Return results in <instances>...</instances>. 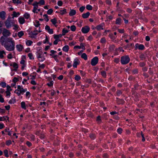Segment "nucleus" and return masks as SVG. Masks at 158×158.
<instances>
[{
	"label": "nucleus",
	"mask_w": 158,
	"mask_h": 158,
	"mask_svg": "<svg viewBox=\"0 0 158 158\" xmlns=\"http://www.w3.org/2000/svg\"><path fill=\"white\" fill-rule=\"evenodd\" d=\"M121 19L120 18H119L116 19L115 21V24L118 25H120L121 23Z\"/></svg>",
	"instance_id": "nucleus-24"
},
{
	"label": "nucleus",
	"mask_w": 158,
	"mask_h": 158,
	"mask_svg": "<svg viewBox=\"0 0 158 158\" xmlns=\"http://www.w3.org/2000/svg\"><path fill=\"white\" fill-rule=\"evenodd\" d=\"M0 85L3 88H5L6 86V83L5 82H1L0 83Z\"/></svg>",
	"instance_id": "nucleus-45"
},
{
	"label": "nucleus",
	"mask_w": 158,
	"mask_h": 158,
	"mask_svg": "<svg viewBox=\"0 0 158 158\" xmlns=\"http://www.w3.org/2000/svg\"><path fill=\"white\" fill-rule=\"evenodd\" d=\"M57 4L59 6H61L63 4V2L61 1H59L57 2Z\"/></svg>",
	"instance_id": "nucleus-60"
},
{
	"label": "nucleus",
	"mask_w": 158,
	"mask_h": 158,
	"mask_svg": "<svg viewBox=\"0 0 158 158\" xmlns=\"http://www.w3.org/2000/svg\"><path fill=\"white\" fill-rule=\"evenodd\" d=\"M71 30L72 31H75L76 29V27L74 25H72L70 27Z\"/></svg>",
	"instance_id": "nucleus-42"
},
{
	"label": "nucleus",
	"mask_w": 158,
	"mask_h": 158,
	"mask_svg": "<svg viewBox=\"0 0 158 158\" xmlns=\"http://www.w3.org/2000/svg\"><path fill=\"white\" fill-rule=\"evenodd\" d=\"M114 45H110L109 47V49L110 51H112L114 50Z\"/></svg>",
	"instance_id": "nucleus-37"
},
{
	"label": "nucleus",
	"mask_w": 158,
	"mask_h": 158,
	"mask_svg": "<svg viewBox=\"0 0 158 158\" xmlns=\"http://www.w3.org/2000/svg\"><path fill=\"white\" fill-rule=\"evenodd\" d=\"M40 27H39V31L37 30H35L33 32H32V34L33 35H36L38 34V33L37 32L38 31L39 32H40L41 31L40 30Z\"/></svg>",
	"instance_id": "nucleus-22"
},
{
	"label": "nucleus",
	"mask_w": 158,
	"mask_h": 158,
	"mask_svg": "<svg viewBox=\"0 0 158 158\" xmlns=\"http://www.w3.org/2000/svg\"><path fill=\"white\" fill-rule=\"evenodd\" d=\"M42 54V52H41L37 53V57L40 61H43L45 60V58L41 56Z\"/></svg>",
	"instance_id": "nucleus-8"
},
{
	"label": "nucleus",
	"mask_w": 158,
	"mask_h": 158,
	"mask_svg": "<svg viewBox=\"0 0 158 158\" xmlns=\"http://www.w3.org/2000/svg\"><path fill=\"white\" fill-rule=\"evenodd\" d=\"M19 21L20 24H23L25 22L24 18L22 17H20L19 18Z\"/></svg>",
	"instance_id": "nucleus-17"
},
{
	"label": "nucleus",
	"mask_w": 158,
	"mask_h": 158,
	"mask_svg": "<svg viewBox=\"0 0 158 158\" xmlns=\"http://www.w3.org/2000/svg\"><path fill=\"white\" fill-rule=\"evenodd\" d=\"M36 135L39 136L40 138L42 139H44L45 138V136L44 133H42L38 131L36 132Z\"/></svg>",
	"instance_id": "nucleus-11"
},
{
	"label": "nucleus",
	"mask_w": 158,
	"mask_h": 158,
	"mask_svg": "<svg viewBox=\"0 0 158 158\" xmlns=\"http://www.w3.org/2000/svg\"><path fill=\"white\" fill-rule=\"evenodd\" d=\"M21 106L22 108L24 110H26V109L25 103L24 102H22L21 103Z\"/></svg>",
	"instance_id": "nucleus-26"
},
{
	"label": "nucleus",
	"mask_w": 158,
	"mask_h": 158,
	"mask_svg": "<svg viewBox=\"0 0 158 158\" xmlns=\"http://www.w3.org/2000/svg\"><path fill=\"white\" fill-rule=\"evenodd\" d=\"M117 94L118 96H120L122 94V92L120 90H118L117 91Z\"/></svg>",
	"instance_id": "nucleus-59"
},
{
	"label": "nucleus",
	"mask_w": 158,
	"mask_h": 158,
	"mask_svg": "<svg viewBox=\"0 0 158 158\" xmlns=\"http://www.w3.org/2000/svg\"><path fill=\"white\" fill-rule=\"evenodd\" d=\"M66 13V9H64L62 10H61L60 12V13L61 15H63L65 14Z\"/></svg>",
	"instance_id": "nucleus-32"
},
{
	"label": "nucleus",
	"mask_w": 158,
	"mask_h": 158,
	"mask_svg": "<svg viewBox=\"0 0 158 158\" xmlns=\"http://www.w3.org/2000/svg\"><path fill=\"white\" fill-rule=\"evenodd\" d=\"M90 28L89 27L86 26L82 28L81 31L83 33L85 34L88 32Z\"/></svg>",
	"instance_id": "nucleus-7"
},
{
	"label": "nucleus",
	"mask_w": 158,
	"mask_h": 158,
	"mask_svg": "<svg viewBox=\"0 0 158 158\" xmlns=\"http://www.w3.org/2000/svg\"><path fill=\"white\" fill-rule=\"evenodd\" d=\"M81 79V77L78 75H77L75 76V79L77 81H78L80 80Z\"/></svg>",
	"instance_id": "nucleus-39"
},
{
	"label": "nucleus",
	"mask_w": 158,
	"mask_h": 158,
	"mask_svg": "<svg viewBox=\"0 0 158 158\" xmlns=\"http://www.w3.org/2000/svg\"><path fill=\"white\" fill-rule=\"evenodd\" d=\"M32 43L33 42L32 41L30 40H28L26 42V44L28 46H30L31 45Z\"/></svg>",
	"instance_id": "nucleus-33"
},
{
	"label": "nucleus",
	"mask_w": 158,
	"mask_h": 158,
	"mask_svg": "<svg viewBox=\"0 0 158 158\" xmlns=\"http://www.w3.org/2000/svg\"><path fill=\"white\" fill-rule=\"evenodd\" d=\"M79 62L80 61L78 60H75L73 64V66L74 68H77V65L79 64Z\"/></svg>",
	"instance_id": "nucleus-14"
},
{
	"label": "nucleus",
	"mask_w": 158,
	"mask_h": 158,
	"mask_svg": "<svg viewBox=\"0 0 158 158\" xmlns=\"http://www.w3.org/2000/svg\"><path fill=\"white\" fill-rule=\"evenodd\" d=\"M109 37L111 39H115L116 38V37L113 36V34L112 33L110 34L109 35Z\"/></svg>",
	"instance_id": "nucleus-54"
},
{
	"label": "nucleus",
	"mask_w": 158,
	"mask_h": 158,
	"mask_svg": "<svg viewBox=\"0 0 158 158\" xmlns=\"http://www.w3.org/2000/svg\"><path fill=\"white\" fill-rule=\"evenodd\" d=\"M6 143L7 145L9 146L11 144V141L10 140H8L6 141Z\"/></svg>",
	"instance_id": "nucleus-50"
},
{
	"label": "nucleus",
	"mask_w": 158,
	"mask_h": 158,
	"mask_svg": "<svg viewBox=\"0 0 158 158\" xmlns=\"http://www.w3.org/2000/svg\"><path fill=\"white\" fill-rule=\"evenodd\" d=\"M6 13L4 11H2L0 12V17L2 20H4L5 19Z\"/></svg>",
	"instance_id": "nucleus-12"
},
{
	"label": "nucleus",
	"mask_w": 158,
	"mask_h": 158,
	"mask_svg": "<svg viewBox=\"0 0 158 158\" xmlns=\"http://www.w3.org/2000/svg\"><path fill=\"white\" fill-rule=\"evenodd\" d=\"M54 38L55 39V40H58L59 41H60V40L59 39L57 35H54Z\"/></svg>",
	"instance_id": "nucleus-57"
},
{
	"label": "nucleus",
	"mask_w": 158,
	"mask_h": 158,
	"mask_svg": "<svg viewBox=\"0 0 158 158\" xmlns=\"http://www.w3.org/2000/svg\"><path fill=\"white\" fill-rule=\"evenodd\" d=\"M6 118H7V120H8L9 121V118L7 116H6V117L3 116L2 117H0V121H6V122H7Z\"/></svg>",
	"instance_id": "nucleus-18"
},
{
	"label": "nucleus",
	"mask_w": 158,
	"mask_h": 158,
	"mask_svg": "<svg viewBox=\"0 0 158 158\" xmlns=\"http://www.w3.org/2000/svg\"><path fill=\"white\" fill-rule=\"evenodd\" d=\"M53 81H50L49 83H48L47 85L49 86H51L53 85Z\"/></svg>",
	"instance_id": "nucleus-49"
},
{
	"label": "nucleus",
	"mask_w": 158,
	"mask_h": 158,
	"mask_svg": "<svg viewBox=\"0 0 158 158\" xmlns=\"http://www.w3.org/2000/svg\"><path fill=\"white\" fill-rule=\"evenodd\" d=\"M40 4L41 5H44L45 4V2L44 0H40L39 2H34L32 4V5L34 6L33 9L32 10V12L35 13H38V12H36L37 8L38 7V4Z\"/></svg>",
	"instance_id": "nucleus-2"
},
{
	"label": "nucleus",
	"mask_w": 158,
	"mask_h": 158,
	"mask_svg": "<svg viewBox=\"0 0 158 158\" xmlns=\"http://www.w3.org/2000/svg\"><path fill=\"white\" fill-rule=\"evenodd\" d=\"M144 48V46L142 44H136L135 45V49L136 50L138 49L140 50H143Z\"/></svg>",
	"instance_id": "nucleus-6"
},
{
	"label": "nucleus",
	"mask_w": 158,
	"mask_h": 158,
	"mask_svg": "<svg viewBox=\"0 0 158 158\" xmlns=\"http://www.w3.org/2000/svg\"><path fill=\"white\" fill-rule=\"evenodd\" d=\"M23 16L25 19H28L30 17V15L26 13L24 14Z\"/></svg>",
	"instance_id": "nucleus-35"
},
{
	"label": "nucleus",
	"mask_w": 158,
	"mask_h": 158,
	"mask_svg": "<svg viewBox=\"0 0 158 158\" xmlns=\"http://www.w3.org/2000/svg\"><path fill=\"white\" fill-rule=\"evenodd\" d=\"M145 64L143 62H140L139 65L140 67H143L145 65Z\"/></svg>",
	"instance_id": "nucleus-63"
},
{
	"label": "nucleus",
	"mask_w": 158,
	"mask_h": 158,
	"mask_svg": "<svg viewBox=\"0 0 158 158\" xmlns=\"http://www.w3.org/2000/svg\"><path fill=\"white\" fill-rule=\"evenodd\" d=\"M86 8L89 10H91L92 9V7L91 6L88 5L86 6Z\"/></svg>",
	"instance_id": "nucleus-41"
},
{
	"label": "nucleus",
	"mask_w": 158,
	"mask_h": 158,
	"mask_svg": "<svg viewBox=\"0 0 158 158\" xmlns=\"http://www.w3.org/2000/svg\"><path fill=\"white\" fill-rule=\"evenodd\" d=\"M10 65L12 66L15 68V70H16L18 68V64L15 63H14L13 65L11 64Z\"/></svg>",
	"instance_id": "nucleus-25"
},
{
	"label": "nucleus",
	"mask_w": 158,
	"mask_h": 158,
	"mask_svg": "<svg viewBox=\"0 0 158 158\" xmlns=\"http://www.w3.org/2000/svg\"><path fill=\"white\" fill-rule=\"evenodd\" d=\"M5 41V39L3 36H1L0 38V42L2 45L4 46V42Z\"/></svg>",
	"instance_id": "nucleus-21"
},
{
	"label": "nucleus",
	"mask_w": 158,
	"mask_h": 158,
	"mask_svg": "<svg viewBox=\"0 0 158 158\" xmlns=\"http://www.w3.org/2000/svg\"><path fill=\"white\" fill-rule=\"evenodd\" d=\"M106 42V40L105 38H102L101 39L100 42L102 44H105Z\"/></svg>",
	"instance_id": "nucleus-43"
},
{
	"label": "nucleus",
	"mask_w": 158,
	"mask_h": 158,
	"mask_svg": "<svg viewBox=\"0 0 158 158\" xmlns=\"http://www.w3.org/2000/svg\"><path fill=\"white\" fill-rule=\"evenodd\" d=\"M90 14L89 12H88L86 13L83 14L82 15V16L84 19L87 18L89 16Z\"/></svg>",
	"instance_id": "nucleus-16"
},
{
	"label": "nucleus",
	"mask_w": 158,
	"mask_h": 158,
	"mask_svg": "<svg viewBox=\"0 0 158 158\" xmlns=\"http://www.w3.org/2000/svg\"><path fill=\"white\" fill-rule=\"evenodd\" d=\"M0 102L3 103L4 102V98L2 97V96L0 94Z\"/></svg>",
	"instance_id": "nucleus-53"
},
{
	"label": "nucleus",
	"mask_w": 158,
	"mask_h": 158,
	"mask_svg": "<svg viewBox=\"0 0 158 158\" xmlns=\"http://www.w3.org/2000/svg\"><path fill=\"white\" fill-rule=\"evenodd\" d=\"M19 81V79L18 78L15 77L13 79V82H14V83H15L16 84V83L18 81Z\"/></svg>",
	"instance_id": "nucleus-58"
},
{
	"label": "nucleus",
	"mask_w": 158,
	"mask_h": 158,
	"mask_svg": "<svg viewBox=\"0 0 158 158\" xmlns=\"http://www.w3.org/2000/svg\"><path fill=\"white\" fill-rule=\"evenodd\" d=\"M16 48L17 50L19 52L22 51L23 49V46L21 44H18L16 45Z\"/></svg>",
	"instance_id": "nucleus-13"
},
{
	"label": "nucleus",
	"mask_w": 158,
	"mask_h": 158,
	"mask_svg": "<svg viewBox=\"0 0 158 158\" xmlns=\"http://www.w3.org/2000/svg\"><path fill=\"white\" fill-rule=\"evenodd\" d=\"M68 32V31L65 28H64L63 29L62 31V35H65L66 33H67Z\"/></svg>",
	"instance_id": "nucleus-34"
},
{
	"label": "nucleus",
	"mask_w": 158,
	"mask_h": 158,
	"mask_svg": "<svg viewBox=\"0 0 158 158\" xmlns=\"http://www.w3.org/2000/svg\"><path fill=\"white\" fill-rule=\"evenodd\" d=\"M17 88L19 90L20 93L22 94L27 90L26 89H24L22 86L19 85L18 86Z\"/></svg>",
	"instance_id": "nucleus-9"
},
{
	"label": "nucleus",
	"mask_w": 158,
	"mask_h": 158,
	"mask_svg": "<svg viewBox=\"0 0 158 158\" xmlns=\"http://www.w3.org/2000/svg\"><path fill=\"white\" fill-rule=\"evenodd\" d=\"M98 58L95 57L93 58L91 61V64L92 66H95L98 63Z\"/></svg>",
	"instance_id": "nucleus-5"
},
{
	"label": "nucleus",
	"mask_w": 158,
	"mask_h": 158,
	"mask_svg": "<svg viewBox=\"0 0 158 158\" xmlns=\"http://www.w3.org/2000/svg\"><path fill=\"white\" fill-rule=\"evenodd\" d=\"M7 90L8 91H11L12 90L10 86L9 85L6 86Z\"/></svg>",
	"instance_id": "nucleus-62"
},
{
	"label": "nucleus",
	"mask_w": 158,
	"mask_h": 158,
	"mask_svg": "<svg viewBox=\"0 0 158 158\" xmlns=\"http://www.w3.org/2000/svg\"><path fill=\"white\" fill-rule=\"evenodd\" d=\"M130 60V58L128 56H124L121 57L120 61L122 64H125L128 63Z\"/></svg>",
	"instance_id": "nucleus-3"
},
{
	"label": "nucleus",
	"mask_w": 158,
	"mask_h": 158,
	"mask_svg": "<svg viewBox=\"0 0 158 158\" xmlns=\"http://www.w3.org/2000/svg\"><path fill=\"white\" fill-rule=\"evenodd\" d=\"M81 57L85 60H87V56L85 53H83L82 54Z\"/></svg>",
	"instance_id": "nucleus-31"
},
{
	"label": "nucleus",
	"mask_w": 158,
	"mask_h": 158,
	"mask_svg": "<svg viewBox=\"0 0 158 158\" xmlns=\"http://www.w3.org/2000/svg\"><path fill=\"white\" fill-rule=\"evenodd\" d=\"M123 131L122 129L121 128H119L117 130V132L119 134H121Z\"/></svg>",
	"instance_id": "nucleus-55"
},
{
	"label": "nucleus",
	"mask_w": 158,
	"mask_h": 158,
	"mask_svg": "<svg viewBox=\"0 0 158 158\" xmlns=\"http://www.w3.org/2000/svg\"><path fill=\"white\" fill-rule=\"evenodd\" d=\"M106 3L109 5H111V1L109 0H106Z\"/></svg>",
	"instance_id": "nucleus-61"
},
{
	"label": "nucleus",
	"mask_w": 158,
	"mask_h": 158,
	"mask_svg": "<svg viewBox=\"0 0 158 158\" xmlns=\"http://www.w3.org/2000/svg\"><path fill=\"white\" fill-rule=\"evenodd\" d=\"M126 11L127 12L129 13H131L132 12V10L131 8H127Z\"/></svg>",
	"instance_id": "nucleus-52"
},
{
	"label": "nucleus",
	"mask_w": 158,
	"mask_h": 158,
	"mask_svg": "<svg viewBox=\"0 0 158 158\" xmlns=\"http://www.w3.org/2000/svg\"><path fill=\"white\" fill-rule=\"evenodd\" d=\"M28 56L29 57L30 59H34V58L33 57V56L31 53H29L28 55Z\"/></svg>",
	"instance_id": "nucleus-46"
},
{
	"label": "nucleus",
	"mask_w": 158,
	"mask_h": 158,
	"mask_svg": "<svg viewBox=\"0 0 158 158\" xmlns=\"http://www.w3.org/2000/svg\"><path fill=\"white\" fill-rule=\"evenodd\" d=\"M51 21L54 25H55L57 23V20L55 18L51 19Z\"/></svg>",
	"instance_id": "nucleus-36"
},
{
	"label": "nucleus",
	"mask_w": 158,
	"mask_h": 158,
	"mask_svg": "<svg viewBox=\"0 0 158 158\" xmlns=\"http://www.w3.org/2000/svg\"><path fill=\"white\" fill-rule=\"evenodd\" d=\"M4 46L8 51H13L15 48V42L12 38L9 37L6 40Z\"/></svg>",
	"instance_id": "nucleus-1"
},
{
	"label": "nucleus",
	"mask_w": 158,
	"mask_h": 158,
	"mask_svg": "<svg viewBox=\"0 0 158 158\" xmlns=\"http://www.w3.org/2000/svg\"><path fill=\"white\" fill-rule=\"evenodd\" d=\"M3 54H6L5 52L4 51H0V57L1 58H3Z\"/></svg>",
	"instance_id": "nucleus-27"
},
{
	"label": "nucleus",
	"mask_w": 158,
	"mask_h": 158,
	"mask_svg": "<svg viewBox=\"0 0 158 158\" xmlns=\"http://www.w3.org/2000/svg\"><path fill=\"white\" fill-rule=\"evenodd\" d=\"M13 24V23L11 21L10 18L8 17L5 22V25L6 27H10Z\"/></svg>",
	"instance_id": "nucleus-4"
},
{
	"label": "nucleus",
	"mask_w": 158,
	"mask_h": 158,
	"mask_svg": "<svg viewBox=\"0 0 158 158\" xmlns=\"http://www.w3.org/2000/svg\"><path fill=\"white\" fill-rule=\"evenodd\" d=\"M101 74L102 76L104 78H106V72L104 71H102L101 72Z\"/></svg>",
	"instance_id": "nucleus-28"
},
{
	"label": "nucleus",
	"mask_w": 158,
	"mask_h": 158,
	"mask_svg": "<svg viewBox=\"0 0 158 158\" xmlns=\"http://www.w3.org/2000/svg\"><path fill=\"white\" fill-rule=\"evenodd\" d=\"M3 152L5 157H9L8 152L7 150H5Z\"/></svg>",
	"instance_id": "nucleus-29"
},
{
	"label": "nucleus",
	"mask_w": 158,
	"mask_h": 158,
	"mask_svg": "<svg viewBox=\"0 0 158 158\" xmlns=\"http://www.w3.org/2000/svg\"><path fill=\"white\" fill-rule=\"evenodd\" d=\"M53 11V10L52 9H50L48 10L47 11V13L48 14L50 15L52 14Z\"/></svg>",
	"instance_id": "nucleus-38"
},
{
	"label": "nucleus",
	"mask_w": 158,
	"mask_h": 158,
	"mask_svg": "<svg viewBox=\"0 0 158 158\" xmlns=\"http://www.w3.org/2000/svg\"><path fill=\"white\" fill-rule=\"evenodd\" d=\"M69 48L68 45H65L63 47L62 50L65 52H68L69 51Z\"/></svg>",
	"instance_id": "nucleus-23"
},
{
	"label": "nucleus",
	"mask_w": 158,
	"mask_h": 158,
	"mask_svg": "<svg viewBox=\"0 0 158 158\" xmlns=\"http://www.w3.org/2000/svg\"><path fill=\"white\" fill-rule=\"evenodd\" d=\"M15 102V99H11L9 101V103L10 104H13Z\"/></svg>",
	"instance_id": "nucleus-48"
},
{
	"label": "nucleus",
	"mask_w": 158,
	"mask_h": 158,
	"mask_svg": "<svg viewBox=\"0 0 158 158\" xmlns=\"http://www.w3.org/2000/svg\"><path fill=\"white\" fill-rule=\"evenodd\" d=\"M43 16L45 17L44 20L47 22H48L49 21V19L48 18V16L47 14H44Z\"/></svg>",
	"instance_id": "nucleus-44"
},
{
	"label": "nucleus",
	"mask_w": 158,
	"mask_h": 158,
	"mask_svg": "<svg viewBox=\"0 0 158 158\" xmlns=\"http://www.w3.org/2000/svg\"><path fill=\"white\" fill-rule=\"evenodd\" d=\"M2 34L4 36L6 37L9 36L10 33L9 30L5 29L3 30L2 32Z\"/></svg>",
	"instance_id": "nucleus-10"
},
{
	"label": "nucleus",
	"mask_w": 158,
	"mask_h": 158,
	"mask_svg": "<svg viewBox=\"0 0 158 158\" xmlns=\"http://www.w3.org/2000/svg\"><path fill=\"white\" fill-rule=\"evenodd\" d=\"M24 35V33L23 31L19 32L18 33V35L19 38H21Z\"/></svg>",
	"instance_id": "nucleus-30"
},
{
	"label": "nucleus",
	"mask_w": 158,
	"mask_h": 158,
	"mask_svg": "<svg viewBox=\"0 0 158 158\" xmlns=\"http://www.w3.org/2000/svg\"><path fill=\"white\" fill-rule=\"evenodd\" d=\"M85 6H82L80 7L79 9L80 11L81 12H83L85 10Z\"/></svg>",
	"instance_id": "nucleus-56"
},
{
	"label": "nucleus",
	"mask_w": 158,
	"mask_h": 158,
	"mask_svg": "<svg viewBox=\"0 0 158 158\" xmlns=\"http://www.w3.org/2000/svg\"><path fill=\"white\" fill-rule=\"evenodd\" d=\"M139 58L142 60H143L145 58V56L143 54H141L139 56Z\"/></svg>",
	"instance_id": "nucleus-47"
},
{
	"label": "nucleus",
	"mask_w": 158,
	"mask_h": 158,
	"mask_svg": "<svg viewBox=\"0 0 158 158\" xmlns=\"http://www.w3.org/2000/svg\"><path fill=\"white\" fill-rule=\"evenodd\" d=\"M76 14V11L74 10H71L69 13V15L70 16H73Z\"/></svg>",
	"instance_id": "nucleus-19"
},
{
	"label": "nucleus",
	"mask_w": 158,
	"mask_h": 158,
	"mask_svg": "<svg viewBox=\"0 0 158 158\" xmlns=\"http://www.w3.org/2000/svg\"><path fill=\"white\" fill-rule=\"evenodd\" d=\"M20 13L19 12L16 13L15 11H14L13 12V14L12 15L13 16V18H14V17H18L20 15Z\"/></svg>",
	"instance_id": "nucleus-20"
},
{
	"label": "nucleus",
	"mask_w": 158,
	"mask_h": 158,
	"mask_svg": "<svg viewBox=\"0 0 158 158\" xmlns=\"http://www.w3.org/2000/svg\"><path fill=\"white\" fill-rule=\"evenodd\" d=\"M35 22L36 24H35V26L36 27H39V26L40 25V24L39 23V22L38 21L36 20Z\"/></svg>",
	"instance_id": "nucleus-51"
},
{
	"label": "nucleus",
	"mask_w": 158,
	"mask_h": 158,
	"mask_svg": "<svg viewBox=\"0 0 158 158\" xmlns=\"http://www.w3.org/2000/svg\"><path fill=\"white\" fill-rule=\"evenodd\" d=\"M104 24L103 23H102L100 25H99L96 27V28L98 30V31L101 29L102 30L103 29V27L104 26Z\"/></svg>",
	"instance_id": "nucleus-15"
},
{
	"label": "nucleus",
	"mask_w": 158,
	"mask_h": 158,
	"mask_svg": "<svg viewBox=\"0 0 158 158\" xmlns=\"http://www.w3.org/2000/svg\"><path fill=\"white\" fill-rule=\"evenodd\" d=\"M48 32L50 34H52L53 33V29H50Z\"/></svg>",
	"instance_id": "nucleus-64"
},
{
	"label": "nucleus",
	"mask_w": 158,
	"mask_h": 158,
	"mask_svg": "<svg viewBox=\"0 0 158 158\" xmlns=\"http://www.w3.org/2000/svg\"><path fill=\"white\" fill-rule=\"evenodd\" d=\"M14 93H15L17 94L18 96H19L21 94L20 93V92L19 91V90L18 89L15 91Z\"/></svg>",
	"instance_id": "nucleus-40"
}]
</instances>
